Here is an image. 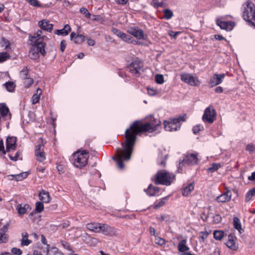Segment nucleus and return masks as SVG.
Instances as JSON below:
<instances>
[{
  "label": "nucleus",
  "mask_w": 255,
  "mask_h": 255,
  "mask_svg": "<svg viewBox=\"0 0 255 255\" xmlns=\"http://www.w3.org/2000/svg\"><path fill=\"white\" fill-rule=\"evenodd\" d=\"M160 125V122L154 119L150 123H141L139 121H135L128 128L126 129V141L122 144L123 149H117L116 151L117 157H113V159L117 162L119 169H123L124 168V161L130 159L137 134L142 132H152L157 130Z\"/></svg>",
  "instance_id": "obj_1"
},
{
  "label": "nucleus",
  "mask_w": 255,
  "mask_h": 255,
  "mask_svg": "<svg viewBox=\"0 0 255 255\" xmlns=\"http://www.w3.org/2000/svg\"><path fill=\"white\" fill-rule=\"evenodd\" d=\"M9 224H7L0 229V243H6L8 240V236L5 233L7 231Z\"/></svg>",
  "instance_id": "obj_19"
},
{
  "label": "nucleus",
  "mask_w": 255,
  "mask_h": 255,
  "mask_svg": "<svg viewBox=\"0 0 255 255\" xmlns=\"http://www.w3.org/2000/svg\"><path fill=\"white\" fill-rule=\"evenodd\" d=\"M147 91L148 94L151 96H153L156 94V91L153 89L148 88Z\"/></svg>",
  "instance_id": "obj_61"
},
{
  "label": "nucleus",
  "mask_w": 255,
  "mask_h": 255,
  "mask_svg": "<svg viewBox=\"0 0 255 255\" xmlns=\"http://www.w3.org/2000/svg\"><path fill=\"white\" fill-rule=\"evenodd\" d=\"M186 120V115L179 116L173 119H169L164 122V128L167 131H176L180 128V122Z\"/></svg>",
  "instance_id": "obj_6"
},
{
  "label": "nucleus",
  "mask_w": 255,
  "mask_h": 255,
  "mask_svg": "<svg viewBox=\"0 0 255 255\" xmlns=\"http://www.w3.org/2000/svg\"><path fill=\"white\" fill-rule=\"evenodd\" d=\"M163 12L164 14V17L167 20L170 19L173 15L172 11L169 9H164L163 11Z\"/></svg>",
  "instance_id": "obj_41"
},
{
  "label": "nucleus",
  "mask_w": 255,
  "mask_h": 255,
  "mask_svg": "<svg viewBox=\"0 0 255 255\" xmlns=\"http://www.w3.org/2000/svg\"><path fill=\"white\" fill-rule=\"evenodd\" d=\"M15 180L16 181H21L24 179L26 178L28 176V173L26 172H22L18 174H15Z\"/></svg>",
  "instance_id": "obj_39"
},
{
  "label": "nucleus",
  "mask_w": 255,
  "mask_h": 255,
  "mask_svg": "<svg viewBox=\"0 0 255 255\" xmlns=\"http://www.w3.org/2000/svg\"><path fill=\"white\" fill-rule=\"evenodd\" d=\"M29 3L33 6H38V2L37 0H31L29 2Z\"/></svg>",
  "instance_id": "obj_62"
},
{
  "label": "nucleus",
  "mask_w": 255,
  "mask_h": 255,
  "mask_svg": "<svg viewBox=\"0 0 255 255\" xmlns=\"http://www.w3.org/2000/svg\"><path fill=\"white\" fill-rule=\"evenodd\" d=\"M100 228V233L101 232L106 235L111 236L115 233L114 229L107 224H101Z\"/></svg>",
  "instance_id": "obj_16"
},
{
  "label": "nucleus",
  "mask_w": 255,
  "mask_h": 255,
  "mask_svg": "<svg viewBox=\"0 0 255 255\" xmlns=\"http://www.w3.org/2000/svg\"><path fill=\"white\" fill-rule=\"evenodd\" d=\"M216 23L221 29L227 30H231L233 27V23L230 21H222L219 19H217Z\"/></svg>",
  "instance_id": "obj_18"
},
{
  "label": "nucleus",
  "mask_w": 255,
  "mask_h": 255,
  "mask_svg": "<svg viewBox=\"0 0 255 255\" xmlns=\"http://www.w3.org/2000/svg\"><path fill=\"white\" fill-rule=\"evenodd\" d=\"M1 44L2 46H5V49H7L9 47V42L4 38H1Z\"/></svg>",
  "instance_id": "obj_50"
},
{
  "label": "nucleus",
  "mask_w": 255,
  "mask_h": 255,
  "mask_svg": "<svg viewBox=\"0 0 255 255\" xmlns=\"http://www.w3.org/2000/svg\"><path fill=\"white\" fill-rule=\"evenodd\" d=\"M39 27L43 30L51 32L53 29V25L50 23L46 19L41 20L38 23Z\"/></svg>",
  "instance_id": "obj_17"
},
{
  "label": "nucleus",
  "mask_w": 255,
  "mask_h": 255,
  "mask_svg": "<svg viewBox=\"0 0 255 255\" xmlns=\"http://www.w3.org/2000/svg\"><path fill=\"white\" fill-rule=\"evenodd\" d=\"M255 195V187L250 190L246 195V202H248L250 199Z\"/></svg>",
  "instance_id": "obj_38"
},
{
  "label": "nucleus",
  "mask_w": 255,
  "mask_h": 255,
  "mask_svg": "<svg viewBox=\"0 0 255 255\" xmlns=\"http://www.w3.org/2000/svg\"><path fill=\"white\" fill-rule=\"evenodd\" d=\"M9 113V109L5 104H0V117H4Z\"/></svg>",
  "instance_id": "obj_33"
},
{
  "label": "nucleus",
  "mask_w": 255,
  "mask_h": 255,
  "mask_svg": "<svg viewBox=\"0 0 255 255\" xmlns=\"http://www.w3.org/2000/svg\"><path fill=\"white\" fill-rule=\"evenodd\" d=\"M71 30V27L69 24H66L64 28L61 29L56 30L55 34L58 35L66 36L68 34Z\"/></svg>",
  "instance_id": "obj_26"
},
{
  "label": "nucleus",
  "mask_w": 255,
  "mask_h": 255,
  "mask_svg": "<svg viewBox=\"0 0 255 255\" xmlns=\"http://www.w3.org/2000/svg\"><path fill=\"white\" fill-rule=\"evenodd\" d=\"M35 155L36 157L37 160L39 162H43L45 159V154L43 150L36 152Z\"/></svg>",
  "instance_id": "obj_36"
},
{
  "label": "nucleus",
  "mask_w": 255,
  "mask_h": 255,
  "mask_svg": "<svg viewBox=\"0 0 255 255\" xmlns=\"http://www.w3.org/2000/svg\"><path fill=\"white\" fill-rule=\"evenodd\" d=\"M220 165L219 164L215 163H213L212 166L208 168V171L211 173L214 172L215 171H217L220 167Z\"/></svg>",
  "instance_id": "obj_44"
},
{
  "label": "nucleus",
  "mask_w": 255,
  "mask_h": 255,
  "mask_svg": "<svg viewBox=\"0 0 255 255\" xmlns=\"http://www.w3.org/2000/svg\"><path fill=\"white\" fill-rule=\"evenodd\" d=\"M10 58L9 54L6 52L0 53V63L6 61L7 59Z\"/></svg>",
  "instance_id": "obj_42"
},
{
  "label": "nucleus",
  "mask_w": 255,
  "mask_h": 255,
  "mask_svg": "<svg viewBox=\"0 0 255 255\" xmlns=\"http://www.w3.org/2000/svg\"><path fill=\"white\" fill-rule=\"evenodd\" d=\"M17 139L15 136L8 137L6 141V149L7 152L14 150L16 147Z\"/></svg>",
  "instance_id": "obj_14"
},
{
  "label": "nucleus",
  "mask_w": 255,
  "mask_h": 255,
  "mask_svg": "<svg viewBox=\"0 0 255 255\" xmlns=\"http://www.w3.org/2000/svg\"><path fill=\"white\" fill-rule=\"evenodd\" d=\"M21 154V151L19 150L16 152V153L14 156H11L10 154H9L8 156H9V158L11 160L17 161L18 159L19 156Z\"/></svg>",
  "instance_id": "obj_48"
},
{
  "label": "nucleus",
  "mask_w": 255,
  "mask_h": 255,
  "mask_svg": "<svg viewBox=\"0 0 255 255\" xmlns=\"http://www.w3.org/2000/svg\"><path fill=\"white\" fill-rule=\"evenodd\" d=\"M73 157L74 165L77 168H82L87 164L89 155L86 150L78 151L73 154Z\"/></svg>",
  "instance_id": "obj_5"
},
{
  "label": "nucleus",
  "mask_w": 255,
  "mask_h": 255,
  "mask_svg": "<svg viewBox=\"0 0 255 255\" xmlns=\"http://www.w3.org/2000/svg\"><path fill=\"white\" fill-rule=\"evenodd\" d=\"M180 76L182 81L192 86H198L200 84V82L198 78L190 74L182 73L181 74Z\"/></svg>",
  "instance_id": "obj_10"
},
{
  "label": "nucleus",
  "mask_w": 255,
  "mask_h": 255,
  "mask_svg": "<svg viewBox=\"0 0 255 255\" xmlns=\"http://www.w3.org/2000/svg\"><path fill=\"white\" fill-rule=\"evenodd\" d=\"M178 250L179 252L181 253L185 252L189 250V248L187 245L186 240H182L179 242L178 245Z\"/></svg>",
  "instance_id": "obj_28"
},
{
  "label": "nucleus",
  "mask_w": 255,
  "mask_h": 255,
  "mask_svg": "<svg viewBox=\"0 0 255 255\" xmlns=\"http://www.w3.org/2000/svg\"><path fill=\"white\" fill-rule=\"evenodd\" d=\"M249 180H255V172H254L252 173L251 176L248 177Z\"/></svg>",
  "instance_id": "obj_64"
},
{
  "label": "nucleus",
  "mask_w": 255,
  "mask_h": 255,
  "mask_svg": "<svg viewBox=\"0 0 255 255\" xmlns=\"http://www.w3.org/2000/svg\"><path fill=\"white\" fill-rule=\"evenodd\" d=\"M66 46V41L64 40H62L60 43V50L62 52H63L65 50Z\"/></svg>",
  "instance_id": "obj_58"
},
{
  "label": "nucleus",
  "mask_w": 255,
  "mask_h": 255,
  "mask_svg": "<svg viewBox=\"0 0 255 255\" xmlns=\"http://www.w3.org/2000/svg\"><path fill=\"white\" fill-rule=\"evenodd\" d=\"M175 176L165 170H160L154 176V183L156 185L161 184L168 186L171 184Z\"/></svg>",
  "instance_id": "obj_4"
},
{
  "label": "nucleus",
  "mask_w": 255,
  "mask_h": 255,
  "mask_svg": "<svg viewBox=\"0 0 255 255\" xmlns=\"http://www.w3.org/2000/svg\"><path fill=\"white\" fill-rule=\"evenodd\" d=\"M0 151H2V153L4 154L6 153V152H7L6 150H4V149L3 142L2 140H0Z\"/></svg>",
  "instance_id": "obj_59"
},
{
  "label": "nucleus",
  "mask_w": 255,
  "mask_h": 255,
  "mask_svg": "<svg viewBox=\"0 0 255 255\" xmlns=\"http://www.w3.org/2000/svg\"><path fill=\"white\" fill-rule=\"evenodd\" d=\"M236 238L232 236L229 235L228 236V240L226 243V246L230 249L233 250H236L238 248V245L236 244Z\"/></svg>",
  "instance_id": "obj_20"
},
{
  "label": "nucleus",
  "mask_w": 255,
  "mask_h": 255,
  "mask_svg": "<svg viewBox=\"0 0 255 255\" xmlns=\"http://www.w3.org/2000/svg\"><path fill=\"white\" fill-rule=\"evenodd\" d=\"M243 17L244 19L255 27V5L250 0H247L243 4Z\"/></svg>",
  "instance_id": "obj_3"
},
{
  "label": "nucleus",
  "mask_w": 255,
  "mask_h": 255,
  "mask_svg": "<svg viewBox=\"0 0 255 255\" xmlns=\"http://www.w3.org/2000/svg\"><path fill=\"white\" fill-rule=\"evenodd\" d=\"M87 43L89 46H94L95 44V41L92 39L88 38L87 39Z\"/></svg>",
  "instance_id": "obj_60"
},
{
  "label": "nucleus",
  "mask_w": 255,
  "mask_h": 255,
  "mask_svg": "<svg viewBox=\"0 0 255 255\" xmlns=\"http://www.w3.org/2000/svg\"><path fill=\"white\" fill-rule=\"evenodd\" d=\"M23 80H24V84L26 87H29L33 83V80L30 77Z\"/></svg>",
  "instance_id": "obj_45"
},
{
  "label": "nucleus",
  "mask_w": 255,
  "mask_h": 255,
  "mask_svg": "<svg viewBox=\"0 0 255 255\" xmlns=\"http://www.w3.org/2000/svg\"><path fill=\"white\" fill-rule=\"evenodd\" d=\"M44 209L43 204L40 202H37L36 203L35 210L38 213L41 212Z\"/></svg>",
  "instance_id": "obj_46"
},
{
  "label": "nucleus",
  "mask_w": 255,
  "mask_h": 255,
  "mask_svg": "<svg viewBox=\"0 0 255 255\" xmlns=\"http://www.w3.org/2000/svg\"><path fill=\"white\" fill-rule=\"evenodd\" d=\"M29 38L33 46L39 49L40 53L45 56L46 53L45 50V42L48 40V38L45 35H42V31L38 30L33 35H30Z\"/></svg>",
  "instance_id": "obj_2"
},
{
  "label": "nucleus",
  "mask_w": 255,
  "mask_h": 255,
  "mask_svg": "<svg viewBox=\"0 0 255 255\" xmlns=\"http://www.w3.org/2000/svg\"><path fill=\"white\" fill-rule=\"evenodd\" d=\"M159 188L153 186L150 184L147 189L145 190L147 194L150 196H153L155 195L157 193L159 192Z\"/></svg>",
  "instance_id": "obj_25"
},
{
  "label": "nucleus",
  "mask_w": 255,
  "mask_h": 255,
  "mask_svg": "<svg viewBox=\"0 0 255 255\" xmlns=\"http://www.w3.org/2000/svg\"><path fill=\"white\" fill-rule=\"evenodd\" d=\"M155 81L159 84H161L164 82V78L162 75L157 74L155 77Z\"/></svg>",
  "instance_id": "obj_47"
},
{
  "label": "nucleus",
  "mask_w": 255,
  "mask_h": 255,
  "mask_svg": "<svg viewBox=\"0 0 255 255\" xmlns=\"http://www.w3.org/2000/svg\"><path fill=\"white\" fill-rule=\"evenodd\" d=\"M39 198L41 201L46 203H49L51 200L49 193L45 190H42L39 193Z\"/></svg>",
  "instance_id": "obj_23"
},
{
  "label": "nucleus",
  "mask_w": 255,
  "mask_h": 255,
  "mask_svg": "<svg viewBox=\"0 0 255 255\" xmlns=\"http://www.w3.org/2000/svg\"><path fill=\"white\" fill-rule=\"evenodd\" d=\"M233 225L234 227L237 229L240 233H242V229L240 220L238 217H235L233 218Z\"/></svg>",
  "instance_id": "obj_34"
},
{
  "label": "nucleus",
  "mask_w": 255,
  "mask_h": 255,
  "mask_svg": "<svg viewBox=\"0 0 255 255\" xmlns=\"http://www.w3.org/2000/svg\"><path fill=\"white\" fill-rule=\"evenodd\" d=\"M29 70L27 67H24L21 71H20V77L23 79L25 78H27V77H30L29 74Z\"/></svg>",
  "instance_id": "obj_40"
},
{
  "label": "nucleus",
  "mask_w": 255,
  "mask_h": 255,
  "mask_svg": "<svg viewBox=\"0 0 255 255\" xmlns=\"http://www.w3.org/2000/svg\"><path fill=\"white\" fill-rule=\"evenodd\" d=\"M232 197V193L230 190H227L225 192L218 196L216 201L218 203H225L230 201Z\"/></svg>",
  "instance_id": "obj_15"
},
{
  "label": "nucleus",
  "mask_w": 255,
  "mask_h": 255,
  "mask_svg": "<svg viewBox=\"0 0 255 255\" xmlns=\"http://www.w3.org/2000/svg\"><path fill=\"white\" fill-rule=\"evenodd\" d=\"M221 220H222V217L220 215L217 214L214 216V221L216 223H219L221 222Z\"/></svg>",
  "instance_id": "obj_57"
},
{
  "label": "nucleus",
  "mask_w": 255,
  "mask_h": 255,
  "mask_svg": "<svg viewBox=\"0 0 255 255\" xmlns=\"http://www.w3.org/2000/svg\"><path fill=\"white\" fill-rule=\"evenodd\" d=\"M225 77V74H215L210 78L209 85L210 87H213L222 83Z\"/></svg>",
  "instance_id": "obj_12"
},
{
  "label": "nucleus",
  "mask_w": 255,
  "mask_h": 255,
  "mask_svg": "<svg viewBox=\"0 0 255 255\" xmlns=\"http://www.w3.org/2000/svg\"><path fill=\"white\" fill-rule=\"evenodd\" d=\"M194 188V186L193 183L189 184L183 189L182 192L183 196H187L190 194Z\"/></svg>",
  "instance_id": "obj_31"
},
{
  "label": "nucleus",
  "mask_w": 255,
  "mask_h": 255,
  "mask_svg": "<svg viewBox=\"0 0 255 255\" xmlns=\"http://www.w3.org/2000/svg\"><path fill=\"white\" fill-rule=\"evenodd\" d=\"M22 239L21 240V246H27L32 243V241L28 239V234L27 232H23L21 234Z\"/></svg>",
  "instance_id": "obj_29"
},
{
  "label": "nucleus",
  "mask_w": 255,
  "mask_h": 255,
  "mask_svg": "<svg viewBox=\"0 0 255 255\" xmlns=\"http://www.w3.org/2000/svg\"><path fill=\"white\" fill-rule=\"evenodd\" d=\"M203 129V127L201 126H196L193 128V132L194 134L197 133L199 131L202 130Z\"/></svg>",
  "instance_id": "obj_54"
},
{
  "label": "nucleus",
  "mask_w": 255,
  "mask_h": 255,
  "mask_svg": "<svg viewBox=\"0 0 255 255\" xmlns=\"http://www.w3.org/2000/svg\"><path fill=\"white\" fill-rule=\"evenodd\" d=\"M216 117V112L215 109L212 106H210L205 109L202 120L205 122L212 124L215 120Z\"/></svg>",
  "instance_id": "obj_8"
},
{
  "label": "nucleus",
  "mask_w": 255,
  "mask_h": 255,
  "mask_svg": "<svg viewBox=\"0 0 255 255\" xmlns=\"http://www.w3.org/2000/svg\"><path fill=\"white\" fill-rule=\"evenodd\" d=\"M210 233L207 231L205 232H201L200 233V238L202 240L203 242H204L205 239L208 237Z\"/></svg>",
  "instance_id": "obj_51"
},
{
  "label": "nucleus",
  "mask_w": 255,
  "mask_h": 255,
  "mask_svg": "<svg viewBox=\"0 0 255 255\" xmlns=\"http://www.w3.org/2000/svg\"><path fill=\"white\" fill-rule=\"evenodd\" d=\"M112 31L118 37L125 42L130 43H132L134 41L130 35L122 32L120 30L117 28H112Z\"/></svg>",
  "instance_id": "obj_13"
},
{
  "label": "nucleus",
  "mask_w": 255,
  "mask_h": 255,
  "mask_svg": "<svg viewBox=\"0 0 255 255\" xmlns=\"http://www.w3.org/2000/svg\"><path fill=\"white\" fill-rule=\"evenodd\" d=\"M155 243L159 245H163L165 244V240L160 237H156L155 239Z\"/></svg>",
  "instance_id": "obj_52"
},
{
  "label": "nucleus",
  "mask_w": 255,
  "mask_h": 255,
  "mask_svg": "<svg viewBox=\"0 0 255 255\" xmlns=\"http://www.w3.org/2000/svg\"><path fill=\"white\" fill-rule=\"evenodd\" d=\"M224 234L223 231L215 230L213 233L214 239L218 241H221L224 237Z\"/></svg>",
  "instance_id": "obj_35"
},
{
  "label": "nucleus",
  "mask_w": 255,
  "mask_h": 255,
  "mask_svg": "<svg viewBox=\"0 0 255 255\" xmlns=\"http://www.w3.org/2000/svg\"><path fill=\"white\" fill-rule=\"evenodd\" d=\"M255 147L253 144H249L246 146V150L250 152H253L255 150Z\"/></svg>",
  "instance_id": "obj_56"
},
{
  "label": "nucleus",
  "mask_w": 255,
  "mask_h": 255,
  "mask_svg": "<svg viewBox=\"0 0 255 255\" xmlns=\"http://www.w3.org/2000/svg\"><path fill=\"white\" fill-rule=\"evenodd\" d=\"M127 31L138 39H145L143 31L137 26L128 27Z\"/></svg>",
  "instance_id": "obj_11"
},
{
  "label": "nucleus",
  "mask_w": 255,
  "mask_h": 255,
  "mask_svg": "<svg viewBox=\"0 0 255 255\" xmlns=\"http://www.w3.org/2000/svg\"><path fill=\"white\" fill-rule=\"evenodd\" d=\"M39 53H40L39 49L33 46L29 51V56L31 59L36 60L39 57Z\"/></svg>",
  "instance_id": "obj_24"
},
{
  "label": "nucleus",
  "mask_w": 255,
  "mask_h": 255,
  "mask_svg": "<svg viewBox=\"0 0 255 255\" xmlns=\"http://www.w3.org/2000/svg\"><path fill=\"white\" fill-rule=\"evenodd\" d=\"M215 91L217 93H221L223 92V89L222 87L219 86L215 88Z\"/></svg>",
  "instance_id": "obj_63"
},
{
  "label": "nucleus",
  "mask_w": 255,
  "mask_h": 255,
  "mask_svg": "<svg viewBox=\"0 0 255 255\" xmlns=\"http://www.w3.org/2000/svg\"><path fill=\"white\" fill-rule=\"evenodd\" d=\"M168 196L162 198L157 203L155 204L154 208L157 209L163 206L165 204L166 201L168 200Z\"/></svg>",
  "instance_id": "obj_37"
},
{
  "label": "nucleus",
  "mask_w": 255,
  "mask_h": 255,
  "mask_svg": "<svg viewBox=\"0 0 255 255\" xmlns=\"http://www.w3.org/2000/svg\"><path fill=\"white\" fill-rule=\"evenodd\" d=\"M198 154L195 153H187L184 159L179 164L178 170L181 169L182 166L187 164L188 165H193L198 163Z\"/></svg>",
  "instance_id": "obj_7"
},
{
  "label": "nucleus",
  "mask_w": 255,
  "mask_h": 255,
  "mask_svg": "<svg viewBox=\"0 0 255 255\" xmlns=\"http://www.w3.org/2000/svg\"><path fill=\"white\" fill-rule=\"evenodd\" d=\"M47 255H64L63 253L57 247H51L49 245H47L46 248Z\"/></svg>",
  "instance_id": "obj_21"
},
{
  "label": "nucleus",
  "mask_w": 255,
  "mask_h": 255,
  "mask_svg": "<svg viewBox=\"0 0 255 255\" xmlns=\"http://www.w3.org/2000/svg\"><path fill=\"white\" fill-rule=\"evenodd\" d=\"M41 93L42 91L40 88L37 89L36 93L34 94L31 99L32 104H35L39 102Z\"/></svg>",
  "instance_id": "obj_32"
},
{
  "label": "nucleus",
  "mask_w": 255,
  "mask_h": 255,
  "mask_svg": "<svg viewBox=\"0 0 255 255\" xmlns=\"http://www.w3.org/2000/svg\"><path fill=\"white\" fill-rule=\"evenodd\" d=\"M85 36L82 34L76 35L75 32H72L70 34V39L73 40L77 44L82 43L85 41Z\"/></svg>",
  "instance_id": "obj_22"
},
{
  "label": "nucleus",
  "mask_w": 255,
  "mask_h": 255,
  "mask_svg": "<svg viewBox=\"0 0 255 255\" xmlns=\"http://www.w3.org/2000/svg\"><path fill=\"white\" fill-rule=\"evenodd\" d=\"M180 33V32L179 31L174 32L172 30H170L168 31V35L174 39H175L176 38V36Z\"/></svg>",
  "instance_id": "obj_55"
},
{
  "label": "nucleus",
  "mask_w": 255,
  "mask_h": 255,
  "mask_svg": "<svg viewBox=\"0 0 255 255\" xmlns=\"http://www.w3.org/2000/svg\"><path fill=\"white\" fill-rule=\"evenodd\" d=\"M80 11L81 13L84 14L85 16V17H86L87 18L90 17V16L91 15V14L88 11V9L85 7L81 8L80 9Z\"/></svg>",
  "instance_id": "obj_49"
},
{
  "label": "nucleus",
  "mask_w": 255,
  "mask_h": 255,
  "mask_svg": "<svg viewBox=\"0 0 255 255\" xmlns=\"http://www.w3.org/2000/svg\"><path fill=\"white\" fill-rule=\"evenodd\" d=\"M29 208L28 204H18L16 207V210L19 215H22L26 213Z\"/></svg>",
  "instance_id": "obj_30"
},
{
  "label": "nucleus",
  "mask_w": 255,
  "mask_h": 255,
  "mask_svg": "<svg viewBox=\"0 0 255 255\" xmlns=\"http://www.w3.org/2000/svg\"><path fill=\"white\" fill-rule=\"evenodd\" d=\"M101 224L97 223H91L87 224L86 225L87 228L95 233H100V227Z\"/></svg>",
  "instance_id": "obj_27"
},
{
  "label": "nucleus",
  "mask_w": 255,
  "mask_h": 255,
  "mask_svg": "<svg viewBox=\"0 0 255 255\" xmlns=\"http://www.w3.org/2000/svg\"><path fill=\"white\" fill-rule=\"evenodd\" d=\"M4 85L8 92H12L15 87L14 83L12 82H6L4 84Z\"/></svg>",
  "instance_id": "obj_43"
},
{
  "label": "nucleus",
  "mask_w": 255,
  "mask_h": 255,
  "mask_svg": "<svg viewBox=\"0 0 255 255\" xmlns=\"http://www.w3.org/2000/svg\"><path fill=\"white\" fill-rule=\"evenodd\" d=\"M11 252L13 254L17 255H21L22 253V251L18 248H13L11 250Z\"/></svg>",
  "instance_id": "obj_53"
},
{
  "label": "nucleus",
  "mask_w": 255,
  "mask_h": 255,
  "mask_svg": "<svg viewBox=\"0 0 255 255\" xmlns=\"http://www.w3.org/2000/svg\"><path fill=\"white\" fill-rule=\"evenodd\" d=\"M127 68L134 76H138L142 70V64L139 60H134L128 66Z\"/></svg>",
  "instance_id": "obj_9"
}]
</instances>
